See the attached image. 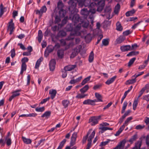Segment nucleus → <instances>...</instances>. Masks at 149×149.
Returning a JSON list of instances; mask_svg holds the SVG:
<instances>
[{
	"instance_id": "nucleus-7",
	"label": "nucleus",
	"mask_w": 149,
	"mask_h": 149,
	"mask_svg": "<svg viewBox=\"0 0 149 149\" xmlns=\"http://www.w3.org/2000/svg\"><path fill=\"white\" fill-rule=\"evenodd\" d=\"M126 141L124 139L120 142L119 144L113 149H124Z\"/></svg>"
},
{
	"instance_id": "nucleus-55",
	"label": "nucleus",
	"mask_w": 149,
	"mask_h": 149,
	"mask_svg": "<svg viewBox=\"0 0 149 149\" xmlns=\"http://www.w3.org/2000/svg\"><path fill=\"white\" fill-rule=\"evenodd\" d=\"M109 142V140H108L107 141H105L102 142L100 144V146H105Z\"/></svg>"
},
{
	"instance_id": "nucleus-15",
	"label": "nucleus",
	"mask_w": 149,
	"mask_h": 149,
	"mask_svg": "<svg viewBox=\"0 0 149 149\" xmlns=\"http://www.w3.org/2000/svg\"><path fill=\"white\" fill-rule=\"evenodd\" d=\"M76 67V65H69L65 66L64 69L67 71H70L74 69Z\"/></svg>"
},
{
	"instance_id": "nucleus-57",
	"label": "nucleus",
	"mask_w": 149,
	"mask_h": 149,
	"mask_svg": "<svg viewBox=\"0 0 149 149\" xmlns=\"http://www.w3.org/2000/svg\"><path fill=\"white\" fill-rule=\"evenodd\" d=\"M68 19V17L67 16L65 17L64 18L62 22V25H64L66 23L67 20Z\"/></svg>"
},
{
	"instance_id": "nucleus-59",
	"label": "nucleus",
	"mask_w": 149,
	"mask_h": 149,
	"mask_svg": "<svg viewBox=\"0 0 149 149\" xmlns=\"http://www.w3.org/2000/svg\"><path fill=\"white\" fill-rule=\"evenodd\" d=\"M10 53H11V57L12 58H13L15 56V50L14 49H12Z\"/></svg>"
},
{
	"instance_id": "nucleus-23",
	"label": "nucleus",
	"mask_w": 149,
	"mask_h": 149,
	"mask_svg": "<svg viewBox=\"0 0 149 149\" xmlns=\"http://www.w3.org/2000/svg\"><path fill=\"white\" fill-rule=\"evenodd\" d=\"M95 95L96 98H97L96 102H102V97L101 95L98 93H95Z\"/></svg>"
},
{
	"instance_id": "nucleus-11",
	"label": "nucleus",
	"mask_w": 149,
	"mask_h": 149,
	"mask_svg": "<svg viewBox=\"0 0 149 149\" xmlns=\"http://www.w3.org/2000/svg\"><path fill=\"white\" fill-rule=\"evenodd\" d=\"M81 14L84 16V18H86L88 15H89V11L86 8H84L81 11Z\"/></svg>"
},
{
	"instance_id": "nucleus-21",
	"label": "nucleus",
	"mask_w": 149,
	"mask_h": 149,
	"mask_svg": "<svg viewBox=\"0 0 149 149\" xmlns=\"http://www.w3.org/2000/svg\"><path fill=\"white\" fill-rule=\"evenodd\" d=\"M43 58L42 57H40L39 59L36 62L35 67V68L36 69H38V68L40 65L41 62Z\"/></svg>"
},
{
	"instance_id": "nucleus-24",
	"label": "nucleus",
	"mask_w": 149,
	"mask_h": 149,
	"mask_svg": "<svg viewBox=\"0 0 149 149\" xmlns=\"http://www.w3.org/2000/svg\"><path fill=\"white\" fill-rule=\"evenodd\" d=\"M37 115V114L36 113H30L29 114H22L21 115H20L19 116V117H35Z\"/></svg>"
},
{
	"instance_id": "nucleus-25",
	"label": "nucleus",
	"mask_w": 149,
	"mask_h": 149,
	"mask_svg": "<svg viewBox=\"0 0 149 149\" xmlns=\"http://www.w3.org/2000/svg\"><path fill=\"white\" fill-rule=\"evenodd\" d=\"M95 134V132L94 130L88 137V142H92V139L94 138Z\"/></svg>"
},
{
	"instance_id": "nucleus-40",
	"label": "nucleus",
	"mask_w": 149,
	"mask_h": 149,
	"mask_svg": "<svg viewBox=\"0 0 149 149\" xmlns=\"http://www.w3.org/2000/svg\"><path fill=\"white\" fill-rule=\"evenodd\" d=\"M132 118L131 117H129L125 121L123 125H124V127L125 128V126H127V125L129 121L132 120Z\"/></svg>"
},
{
	"instance_id": "nucleus-6",
	"label": "nucleus",
	"mask_w": 149,
	"mask_h": 149,
	"mask_svg": "<svg viewBox=\"0 0 149 149\" xmlns=\"http://www.w3.org/2000/svg\"><path fill=\"white\" fill-rule=\"evenodd\" d=\"M8 29L10 31V34L11 35L15 29L14 25L12 19H11L9 23Z\"/></svg>"
},
{
	"instance_id": "nucleus-64",
	"label": "nucleus",
	"mask_w": 149,
	"mask_h": 149,
	"mask_svg": "<svg viewBox=\"0 0 149 149\" xmlns=\"http://www.w3.org/2000/svg\"><path fill=\"white\" fill-rule=\"evenodd\" d=\"M28 60L29 59L27 57H24L22 59V63H25V62H28Z\"/></svg>"
},
{
	"instance_id": "nucleus-26",
	"label": "nucleus",
	"mask_w": 149,
	"mask_h": 149,
	"mask_svg": "<svg viewBox=\"0 0 149 149\" xmlns=\"http://www.w3.org/2000/svg\"><path fill=\"white\" fill-rule=\"evenodd\" d=\"M26 69V65L25 63H23L21 66V70L20 74H22L24 71H25Z\"/></svg>"
},
{
	"instance_id": "nucleus-12",
	"label": "nucleus",
	"mask_w": 149,
	"mask_h": 149,
	"mask_svg": "<svg viewBox=\"0 0 149 149\" xmlns=\"http://www.w3.org/2000/svg\"><path fill=\"white\" fill-rule=\"evenodd\" d=\"M100 118V116H99L98 118L97 117H94L91 118L90 119V121L91 123V125H94L97 124L98 122V119Z\"/></svg>"
},
{
	"instance_id": "nucleus-17",
	"label": "nucleus",
	"mask_w": 149,
	"mask_h": 149,
	"mask_svg": "<svg viewBox=\"0 0 149 149\" xmlns=\"http://www.w3.org/2000/svg\"><path fill=\"white\" fill-rule=\"evenodd\" d=\"M117 77L116 76H115L108 79L105 82V83L107 85H109L112 83L115 80Z\"/></svg>"
},
{
	"instance_id": "nucleus-32",
	"label": "nucleus",
	"mask_w": 149,
	"mask_h": 149,
	"mask_svg": "<svg viewBox=\"0 0 149 149\" xmlns=\"http://www.w3.org/2000/svg\"><path fill=\"white\" fill-rule=\"evenodd\" d=\"M69 103V101L67 100H64L62 102V104L65 108L67 107Z\"/></svg>"
},
{
	"instance_id": "nucleus-4",
	"label": "nucleus",
	"mask_w": 149,
	"mask_h": 149,
	"mask_svg": "<svg viewBox=\"0 0 149 149\" xmlns=\"http://www.w3.org/2000/svg\"><path fill=\"white\" fill-rule=\"evenodd\" d=\"M111 10V8L110 6H109L107 7L105 9L104 12L105 14L104 15H101L103 16H106L107 19H109L111 18L110 16V14Z\"/></svg>"
},
{
	"instance_id": "nucleus-22",
	"label": "nucleus",
	"mask_w": 149,
	"mask_h": 149,
	"mask_svg": "<svg viewBox=\"0 0 149 149\" xmlns=\"http://www.w3.org/2000/svg\"><path fill=\"white\" fill-rule=\"evenodd\" d=\"M99 129L101 130V132L102 133L107 130H113L112 128H110L107 127H105L104 126H101L100 127H99Z\"/></svg>"
},
{
	"instance_id": "nucleus-34",
	"label": "nucleus",
	"mask_w": 149,
	"mask_h": 149,
	"mask_svg": "<svg viewBox=\"0 0 149 149\" xmlns=\"http://www.w3.org/2000/svg\"><path fill=\"white\" fill-rule=\"evenodd\" d=\"M124 129V125H122L117 131L116 134H115V136H118L122 132L123 130Z\"/></svg>"
},
{
	"instance_id": "nucleus-33",
	"label": "nucleus",
	"mask_w": 149,
	"mask_h": 149,
	"mask_svg": "<svg viewBox=\"0 0 149 149\" xmlns=\"http://www.w3.org/2000/svg\"><path fill=\"white\" fill-rule=\"evenodd\" d=\"M23 142L26 144H30L31 142V140L29 139H27L25 137H22Z\"/></svg>"
},
{
	"instance_id": "nucleus-52",
	"label": "nucleus",
	"mask_w": 149,
	"mask_h": 149,
	"mask_svg": "<svg viewBox=\"0 0 149 149\" xmlns=\"http://www.w3.org/2000/svg\"><path fill=\"white\" fill-rule=\"evenodd\" d=\"M40 10L42 13L46 12L47 10V8L45 6H44L41 8Z\"/></svg>"
},
{
	"instance_id": "nucleus-63",
	"label": "nucleus",
	"mask_w": 149,
	"mask_h": 149,
	"mask_svg": "<svg viewBox=\"0 0 149 149\" xmlns=\"http://www.w3.org/2000/svg\"><path fill=\"white\" fill-rule=\"evenodd\" d=\"M143 99L145 100L147 102L149 101V94L143 96Z\"/></svg>"
},
{
	"instance_id": "nucleus-9",
	"label": "nucleus",
	"mask_w": 149,
	"mask_h": 149,
	"mask_svg": "<svg viewBox=\"0 0 149 149\" xmlns=\"http://www.w3.org/2000/svg\"><path fill=\"white\" fill-rule=\"evenodd\" d=\"M77 133L76 132L74 133L71 136L70 142V146H72L75 143V141L77 137Z\"/></svg>"
},
{
	"instance_id": "nucleus-48",
	"label": "nucleus",
	"mask_w": 149,
	"mask_h": 149,
	"mask_svg": "<svg viewBox=\"0 0 149 149\" xmlns=\"http://www.w3.org/2000/svg\"><path fill=\"white\" fill-rule=\"evenodd\" d=\"M144 73V72H139L138 74H135L132 76V78H133L134 77H135L136 79L139 76H140V75L143 74Z\"/></svg>"
},
{
	"instance_id": "nucleus-1",
	"label": "nucleus",
	"mask_w": 149,
	"mask_h": 149,
	"mask_svg": "<svg viewBox=\"0 0 149 149\" xmlns=\"http://www.w3.org/2000/svg\"><path fill=\"white\" fill-rule=\"evenodd\" d=\"M69 19L74 22V25L75 26V27L78 25L80 24L81 25H81L84 27L87 28L88 25V21L86 20L82 22L79 17V15L77 14H75L74 15L73 14H71Z\"/></svg>"
},
{
	"instance_id": "nucleus-36",
	"label": "nucleus",
	"mask_w": 149,
	"mask_h": 149,
	"mask_svg": "<svg viewBox=\"0 0 149 149\" xmlns=\"http://www.w3.org/2000/svg\"><path fill=\"white\" fill-rule=\"evenodd\" d=\"M66 141V139H64L60 143L59 146L57 148V149H61L64 144L65 143Z\"/></svg>"
},
{
	"instance_id": "nucleus-13",
	"label": "nucleus",
	"mask_w": 149,
	"mask_h": 149,
	"mask_svg": "<svg viewBox=\"0 0 149 149\" xmlns=\"http://www.w3.org/2000/svg\"><path fill=\"white\" fill-rule=\"evenodd\" d=\"M96 100L95 99L94 100H91L90 99H87L84 100L83 102V104H90L93 105L95 102H96Z\"/></svg>"
},
{
	"instance_id": "nucleus-58",
	"label": "nucleus",
	"mask_w": 149,
	"mask_h": 149,
	"mask_svg": "<svg viewBox=\"0 0 149 149\" xmlns=\"http://www.w3.org/2000/svg\"><path fill=\"white\" fill-rule=\"evenodd\" d=\"M103 38V36L102 35H100L98 38H97V42H96V43L95 44L96 45H97L100 42V41Z\"/></svg>"
},
{
	"instance_id": "nucleus-42",
	"label": "nucleus",
	"mask_w": 149,
	"mask_h": 149,
	"mask_svg": "<svg viewBox=\"0 0 149 149\" xmlns=\"http://www.w3.org/2000/svg\"><path fill=\"white\" fill-rule=\"evenodd\" d=\"M127 105V102H125L123 104V107L121 111L122 113H123L125 112V109Z\"/></svg>"
},
{
	"instance_id": "nucleus-61",
	"label": "nucleus",
	"mask_w": 149,
	"mask_h": 149,
	"mask_svg": "<svg viewBox=\"0 0 149 149\" xmlns=\"http://www.w3.org/2000/svg\"><path fill=\"white\" fill-rule=\"evenodd\" d=\"M61 21V19L60 17L58 16H56L55 17V22L56 23H58Z\"/></svg>"
},
{
	"instance_id": "nucleus-60",
	"label": "nucleus",
	"mask_w": 149,
	"mask_h": 149,
	"mask_svg": "<svg viewBox=\"0 0 149 149\" xmlns=\"http://www.w3.org/2000/svg\"><path fill=\"white\" fill-rule=\"evenodd\" d=\"M50 98V97H49L46 98L42 100L40 104H43L45 103L47 101L49 100Z\"/></svg>"
},
{
	"instance_id": "nucleus-37",
	"label": "nucleus",
	"mask_w": 149,
	"mask_h": 149,
	"mask_svg": "<svg viewBox=\"0 0 149 149\" xmlns=\"http://www.w3.org/2000/svg\"><path fill=\"white\" fill-rule=\"evenodd\" d=\"M133 79L127 80L126 81V84H131L135 83L136 81V79L135 77L132 78Z\"/></svg>"
},
{
	"instance_id": "nucleus-38",
	"label": "nucleus",
	"mask_w": 149,
	"mask_h": 149,
	"mask_svg": "<svg viewBox=\"0 0 149 149\" xmlns=\"http://www.w3.org/2000/svg\"><path fill=\"white\" fill-rule=\"evenodd\" d=\"M120 7V6L119 4H117L115 7L114 12L115 13H118L119 11Z\"/></svg>"
},
{
	"instance_id": "nucleus-5",
	"label": "nucleus",
	"mask_w": 149,
	"mask_h": 149,
	"mask_svg": "<svg viewBox=\"0 0 149 149\" xmlns=\"http://www.w3.org/2000/svg\"><path fill=\"white\" fill-rule=\"evenodd\" d=\"M85 6H88L89 8H95L96 6V3L94 2H91V0H85Z\"/></svg>"
},
{
	"instance_id": "nucleus-39",
	"label": "nucleus",
	"mask_w": 149,
	"mask_h": 149,
	"mask_svg": "<svg viewBox=\"0 0 149 149\" xmlns=\"http://www.w3.org/2000/svg\"><path fill=\"white\" fill-rule=\"evenodd\" d=\"M91 76H89L88 77L85 78L83 81H82L81 83V84L82 85H84L88 81H89L91 78Z\"/></svg>"
},
{
	"instance_id": "nucleus-29",
	"label": "nucleus",
	"mask_w": 149,
	"mask_h": 149,
	"mask_svg": "<svg viewBox=\"0 0 149 149\" xmlns=\"http://www.w3.org/2000/svg\"><path fill=\"white\" fill-rule=\"evenodd\" d=\"M59 13L60 17H63L66 14V11L63 9H61L59 11Z\"/></svg>"
},
{
	"instance_id": "nucleus-19",
	"label": "nucleus",
	"mask_w": 149,
	"mask_h": 149,
	"mask_svg": "<svg viewBox=\"0 0 149 149\" xmlns=\"http://www.w3.org/2000/svg\"><path fill=\"white\" fill-rule=\"evenodd\" d=\"M92 131V129L90 130L88 132L87 135L86 136L83 137L82 141V143L83 144H84L86 142V141L87 139L88 136L89 135V134L91 133Z\"/></svg>"
},
{
	"instance_id": "nucleus-16",
	"label": "nucleus",
	"mask_w": 149,
	"mask_h": 149,
	"mask_svg": "<svg viewBox=\"0 0 149 149\" xmlns=\"http://www.w3.org/2000/svg\"><path fill=\"white\" fill-rule=\"evenodd\" d=\"M56 91L55 90L51 89L49 91V94L51 95V98L53 99L55 97Z\"/></svg>"
},
{
	"instance_id": "nucleus-62",
	"label": "nucleus",
	"mask_w": 149,
	"mask_h": 149,
	"mask_svg": "<svg viewBox=\"0 0 149 149\" xmlns=\"http://www.w3.org/2000/svg\"><path fill=\"white\" fill-rule=\"evenodd\" d=\"M145 89L144 88H142L139 92V95L137 98L138 99L142 95Z\"/></svg>"
},
{
	"instance_id": "nucleus-31",
	"label": "nucleus",
	"mask_w": 149,
	"mask_h": 149,
	"mask_svg": "<svg viewBox=\"0 0 149 149\" xmlns=\"http://www.w3.org/2000/svg\"><path fill=\"white\" fill-rule=\"evenodd\" d=\"M136 10L134 9H133L129 11L126 13L125 14L126 16L127 17H129L132 15L134 13Z\"/></svg>"
},
{
	"instance_id": "nucleus-8",
	"label": "nucleus",
	"mask_w": 149,
	"mask_h": 149,
	"mask_svg": "<svg viewBox=\"0 0 149 149\" xmlns=\"http://www.w3.org/2000/svg\"><path fill=\"white\" fill-rule=\"evenodd\" d=\"M80 48L79 47H77L74 48L71 54L70 58H74L80 52Z\"/></svg>"
},
{
	"instance_id": "nucleus-3",
	"label": "nucleus",
	"mask_w": 149,
	"mask_h": 149,
	"mask_svg": "<svg viewBox=\"0 0 149 149\" xmlns=\"http://www.w3.org/2000/svg\"><path fill=\"white\" fill-rule=\"evenodd\" d=\"M68 2L70 5L69 10L71 11V14L74 13L75 12H77L76 7L77 3H78L79 5L82 6L83 5L84 2L83 0H70Z\"/></svg>"
},
{
	"instance_id": "nucleus-51",
	"label": "nucleus",
	"mask_w": 149,
	"mask_h": 149,
	"mask_svg": "<svg viewBox=\"0 0 149 149\" xmlns=\"http://www.w3.org/2000/svg\"><path fill=\"white\" fill-rule=\"evenodd\" d=\"M90 8V9L89 11V15L91 13V14H94L96 12V8Z\"/></svg>"
},
{
	"instance_id": "nucleus-53",
	"label": "nucleus",
	"mask_w": 149,
	"mask_h": 149,
	"mask_svg": "<svg viewBox=\"0 0 149 149\" xmlns=\"http://www.w3.org/2000/svg\"><path fill=\"white\" fill-rule=\"evenodd\" d=\"M58 8H60L62 9L63 7V4L62 2L61 1H59L58 3Z\"/></svg>"
},
{
	"instance_id": "nucleus-50",
	"label": "nucleus",
	"mask_w": 149,
	"mask_h": 149,
	"mask_svg": "<svg viewBox=\"0 0 149 149\" xmlns=\"http://www.w3.org/2000/svg\"><path fill=\"white\" fill-rule=\"evenodd\" d=\"M102 44L103 45L105 46H107L109 44V41L107 39H103L102 40Z\"/></svg>"
},
{
	"instance_id": "nucleus-10",
	"label": "nucleus",
	"mask_w": 149,
	"mask_h": 149,
	"mask_svg": "<svg viewBox=\"0 0 149 149\" xmlns=\"http://www.w3.org/2000/svg\"><path fill=\"white\" fill-rule=\"evenodd\" d=\"M55 64V60L54 59H52L50 61L49 63V68L50 70L53 71L54 70Z\"/></svg>"
},
{
	"instance_id": "nucleus-30",
	"label": "nucleus",
	"mask_w": 149,
	"mask_h": 149,
	"mask_svg": "<svg viewBox=\"0 0 149 149\" xmlns=\"http://www.w3.org/2000/svg\"><path fill=\"white\" fill-rule=\"evenodd\" d=\"M116 29L119 31H121L123 30V27L120 23L119 22H118L116 24Z\"/></svg>"
},
{
	"instance_id": "nucleus-28",
	"label": "nucleus",
	"mask_w": 149,
	"mask_h": 149,
	"mask_svg": "<svg viewBox=\"0 0 149 149\" xmlns=\"http://www.w3.org/2000/svg\"><path fill=\"white\" fill-rule=\"evenodd\" d=\"M64 51L62 50H60L57 52V55L59 58H62L64 56Z\"/></svg>"
},
{
	"instance_id": "nucleus-46",
	"label": "nucleus",
	"mask_w": 149,
	"mask_h": 149,
	"mask_svg": "<svg viewBox=\"0 0 149 149\" xmlns=\"http://www.w3.org/2000/svg\"><path fill=\"white\" fill-rule=\"evenodd\" d=\"M50 114V112L49 111H46L45 113L41 116L42 117H49Z\"/></svg>"
},
{
	"instance_id": "nucleus-44",
	"label": "nucleus",
	"mask_w": 149,
	"mask_h": 149,
	"mask_svg": "<svg viewBox=\"0 0 149 149\" xmlns=\"http://www.w3.org/2000/svg\"><path fill=\"white\" fill-rule=\"evenodd\" d=\"M139 52H134L132 51L131 52H130L128 54H127V56H132V55H135L136 54H139Z\"/></svg>"
},
{
	"instance_id": "nucleus-54",
	"label": "nucleus",
	"mask_w": 149,
	"mask_h": 149,
	"mask_svg": "<svg viewBox=\"0 0 149 149\" xmlns=\"http://www.w3.org/2000/svg\"><path fill=\"white\" fill-rule=\"evenodd\" d=\"M67 71L65 70L64 69V70L62 71V77L63 78H64L67 76Z\"/></svg>"
},
{
	"instance_id": "nucleus-20",
	"label": "nucleus",
	"mask_w": 149,
	"mask_h": 149,
	"mask_svg": "<svg viewBox=\"0 0 149 149\" xmlns=\"http://www.w3.org/2000/svg\"><path fill=\"white\" fill-rule=\"evenodd\" d=\"M43 37V34L42 31L40 30H39L38 32V40L39 42H40Z\"/></svg>"
},
{
	"instance_id": "nucleus-47",
	"label": "nucleus",
	"mask_w": 149,
	"mask_h": 149,
	"mask_svg": "<svg viewBox=\"0 0 149 149\" xmlns=\"http://www.w3.org/2000/svg\"><path fill=\"white\" fill-rule=\"evenodd\" d=\"M6 143L8 146H10L11 144V140L10 138H6Z\"/></svg>"
},
{
	"instance_id": "nucleus-56",
	"label": "nucleus",
	"mask_w": 149,
	"mask_h": 149,
	"mask_svg": "<svg viewBox=\"0 0 149 149\" xmlns=\"http://www.w3.org/2000/svg\"><path fill=\"white\" fill-rule=\"evenodd\" d=\"M104 5V4L103 3L102 4L101 6H99L97 9V10L99 12H101L102 11L103 8V6Z\"/></svg>"
},
{
	"instance_id": "nucleus-18",
	"label": "nucleus",
	"mask_w": 149,
	"mask_h": 149,
	"mask_svg": "<svg viewBox=\"0 0 149 149\" xmlns=\"http://www.w3.org/2000/svg\"><path fill=\"white\" fill-rule=\"evenodd\" d=\"M125 38L123 36H120L116 40V42L117 44H120L122 43L125 40Z\"/></svg>"
},
{
	"instance_id": "nucleus-27",
	"label": "nucleus",
	"mask_w": 149,
	"mask_h": 149,
	"mask_svg": "<svg viewBox=\"0 0 149 149\" xmlns=\"http://www.w3.org/2000/svg\"><path fill=\"white\" fill-rule=\"evenodd\" d=\"M94 53L93 51H91L89 56L88 61L90 63L93 62L94 59Z\"/></svg>"
},
{
	"instance_id": "nucleus-49",
	"label": "nucleus",
	"mask_w": 149,
	"mask_h": 149,
	"mask_svg": "<svg viewBox=\"0 0 149 149\" xmlns=\"http://www.w3.org/2000/svg\"><path fill=\"white\" fill-rule=\"evenodd\" d=\"M45 110V107H37L36 109V111L38 112H42Z\"/></svg>"
},
{
	"instance_id": "nucleus-41",
	"label": "nucleus",
	"mask_w": 149,
	"mask_h": 149,
	"mask_svg": "<svg viewBox=\"0 0 149 149\" xmlns=\"http://www.w3.org/2000/svg\"><path fill=\"white\" fill-rule=\"evenodd\" d=\"M87 96V94H82L79 93L76 96V98L78 99L83 98Z\"/></svg>"
},
{
	"instance_id": "nucleus-35",
	"label": "nucleus",
	"mask_w": 149,
	"mask_h": 149,
	"mask_svg": "<svg viewBox=\"0 0 149 149\" xmlns=\"http://www.w3.org/2000/svg\"><path fill=\"white\" fill-rule=\"evenodd\" d=\"M88 85H86L83 88L80 89V91L82 93H84L88 90Z\"/></svg>"
},
{
	"instance_id": "nucleus-14",
	"label": "nucleus",
	"mask_w": 149,
	"mask_h": 149,
	"mask_svg": "<svg viewBox=\"0 0 149 149\" xmlns=\"http://www.w3.org/2000/svg\"><path fill=\"white\" fill-rule=\"evenodd\" d=\"M120 49L122 52L127 51L130 50L131 46L130 45H123L120 47Z\"/></svg>"
},
{
	"instance_id": "nucleus-2",
	"label": "nucleus",
	"mask_w": 149,
	"mask_h": 149,
	"mask_svg": "<svg viewBox=\"0 0 149 149\" xmlns=\"http://www.w3.org/2000/svg\"><path fill=\"white\" fill-rule=\"evenodd\" d=\"M69 26H70V25H68L67 26V30L68 31H71V32L70 35L66 38L65 40H73L74 38V36H79L81 34L80 31V27H81L80 24L78 25L77 26L75 27V28L73 30L71 27L68 29V27Z\"/></svg>"
},
{
	"instance_id": "nucleus-43",
	"label": "nucleus",
	"mask_w": 149,
	"mask_h": 149,
	"mask_svg": "<svg viewBox=\"0 0 149 149\" xmlns=\"http://www.w3.org/2000/svg\"><path fill=\"white\" fill-rule=\"evenodd\" d=\"M141 146V143L138 142L136 144L135 146L132 149H140Z\"/></svg>"
},
{
	"instance_id": "nucleus-45",
	"label": "nucleus",
	"mask_w": 149,
	"mask_h": 149,
	"mask_svg": "<svg viewBox=\"0 0 149 149\" xmlns=\"http://www.w3.org/2000/svg\"><path fill=\"white\" fill-rule=\"evenodd\" d=\"M135 59L136 58H133L130 59L128 63V66L129 67L130 66L134 63Z\"/></svg>"
}]
</instances>
